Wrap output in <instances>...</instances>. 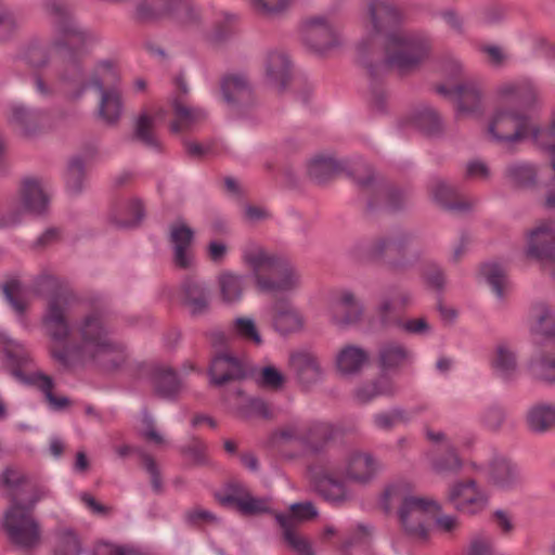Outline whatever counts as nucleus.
<instances>
[{
  "label": "nucleus",
  "instance_id": "1",
  "mask_svg": "<svg viewBox=\"0 0 555 555\" xmlns=\"http://www.w3.org/2000/svg\"><path fill=\"white\" fill-rule=\"evenodd\" d=\"M74 296L69 291H59L49 296L42 317V326L51 338V354L65 366L80 362H95L105 370H114L126 361L124 348L112 341L96 315L85 318L79 326V345H67L70 328L68 315Z\"/></svg>",
  "mask_w": 555,
  "mask_h": 555
},
{
  "label": "nucleus",
  "instance_id": "2",
  "mask_svg": "<svg viewBox=\"0 0 555 555\" xmlns=\"http://www.w3.org/2000/svg\"><path fill=\"white\" fill-rule=\"evenodd\" d=\"M369 21L364 26L365 37L361 46L367 41L378 40L383 46L386 62L398 70H406L422 62L431 49L427 36L396 29L402 20V10L391 0H369Z\"/></svg>",
  "mask_w": 555,
  "mask_h": 555
},
{
  "label": "nucleus",
  "instance_id": "3",
  "mask_svg": "<svg viewBox=\"0 0 555 555\" xmlns=\"http://www.w3.org/2000/svg\"><path fill=\"white\" fill-rule=\"evenodd\" d=\"M46 8L56 15L55 39L50 43L30 42L25 50L26 61L34 67L46 66L55 53L67 54L72 46L82 36L80 27L68 15L65 5L59 0H48Z\"/></svg>",
  "mask_w": 555,
  "mask_h": 555
},
{
  "label": "nucleus",
  "instance_id": "4",
  "mask_svg": "<svg viewBox=\"0 0 555 555\" xmlns=\"http://www.w3.org/2000/svg\"><path fill=\"white\" fill-rule=\"evenodd\" d=\"M488 138L505 147L530 141L538 147L539 124L515 107L499 106L487 122Z\"/></svg>",
  "mask_w": 555,
  "mask_h": 555
},
{
  "label": "nucleus",
  "instance_id": "5",
  "mask_svg": "<svg viewBox=\"0 0 555 555\" xmlns=\"http://www.w3.org/2000/svg\"><path fill=\"white\" fill-rule=\"evenodd\" d=\"M33 505L26 506L14 501L0 519V528L7 538L23 548L34 547L40 541V529L31 515Z\"/></svg>",
  "mask_w": 555,
  "mask_h": 555
},
{
  "label": "nucleus",
  "instance_id": "6",
  "mask_svg": "<svg viewBox=\"0 0 555 555\" xmlns=\"http://www.w3.org/2000/svg\"><path fill=\"white\" fill-rule=\"evenodd\" d=\"M441 509L440 504L428 496L415 494L401 505L398 512L402 528L415 538H427L434 529V519Z\"/></svg>",
  "mask_w": 555,
  "mask_h": 555
},
{
  "label": "nucleus",
  "instance_id": "7",
  "mask_svg": "<svg viewBox=\"0 0 555 555\" xmlns=\"http://www.w3.org/2000/svg\"><path fill=\"white\" fill-rule=\"evenodd\" d=\"M117 70L111 61L100 62L94 69L90 83L101 92L99 112L101 117L108 124L116 122L122 113V103L119 91L114 87L117 80Z\"/></svg>",
  "mask_w": 555,
  "mask_h": 555
},
{
  "label": "nucleus",
  "instance_id": "8",
  "mask_svg": "<svg viewBox=\"0 0 555 555\" xmlns=\"http://www.w3.org/2000/svg\"><path fill=\"white\" fill-rule=\"evenodd\" d=\"M447 501L461 514L477 515L489 506L490 492L475 479H459L449 486Z\"/></svg>",
  "mask_w": 555,
  "mask_h": 555
},
{
  "label": "nucleus",
  "instance_id": "9",
  "mask_svg": "<svg viewBox=\"0 0 555 555\" xmlns=\"http://www.w3.org/2000/svg\"><path fill=\"white\" fill-rule=\"evenodd\" d=\"M173 263L181 269H191L196 263L193 245L196 232L184 219L172 221L168 229Z\"/></svg>",
  "mask_w": 555,
  "mask_h": 555
},
{
  "label": "nucleus",
  "instance_id": "10",
  "mask_svg": "<svg viewBox=\"0 0 555 555\" xmlns=\"http://www.w3.org/2000/svg\"><path fill=\"white\" fill-rule=\"evenodd\" d=\"M469 467L476 473H485L488 468L489 482L502 491L516 490L522 483L519 467L503 456L495 455L488 465L472 461Z\"/></svg>",
  "mask_w": 555,
  "mask_h": 555
},
{
  "label": "nucleus",
  "instance_id": "11",
  "mask_svg": "<svg viewBox=\"0 0 555 555\" xmlns=\"http://www.w3.org/2000/svg\"><path fill=\"white\" fill-rule=\"evenodd\" d=\"M438 92L452 96L455 114L459 118L476 117L483 111L482 90L479 83L474 80H466L454 89L440 86L438 87Z\"/></svg>",
  "mask_w": 555,
  "mask_h": 555
},
{
  "label": "nucleus",
  "instance_id": "12",
  "mask_svg": "<svg viewBox=\"0 0 555 555\" xmlns=\"http://www.w3.org/2000/svg\"><path fill=\"white\" fill-rule=\"evenodd\" d=\"M555 222L541 221L525 234V255L543 264L554 253Z\"/></svg>",
  "mask_w": 555,
  "mask_h": 555
},
{
  "label": "nucleus",
  "instance_id": "13",
  "mask_svg": "<svg viewBox=\"0 0 555 555\" xmlns=\"http://www.w3.org/2000/svg\"><path fill=\"white\" fill-rule=\"evenodd\" d=\"M363 311L362 304L349 289L337 291L330 297L327 315L336 326L343 327L358 323Z\"/></svg>",
  "mask_w": 555,
  "mask_h": 555
},
{
  "label": "nucleus",
  "instance_id": "14",
  "mask_svg": "<svg viewBox=\"0 0 555 555\" xmlns=\"http://www.w3.org/2000/svg\"><path fill=\"white\" fill-rule=\"evenodd\" d=\"M242 262L251 271V280L257 287L258 278H268L283 264V258L267 250L261 245L249 242L242 248Z\"/></svg>",
  "mask_w": 555,
  "mask_h": 555
},
{
  "label": "nucleus",
  "instance_id": "15",
  "mask_svg": "<svg viewBox=\"0 0 555 555\" xmlns=\"http://www.w3.org/2000/svg\"><path fill=\"white\" fill-rule=\"evenodd\" d=\"M337 31V23L327 14L311 16L304 24L306 43L320 54L328 51V39L334 38Z\"/></svg>",
  "mask_w": 555,
  "mask_h": 555
},
{
  "label": "nucleus",
  "instance_id": "16",
  "mask_svg": "<svg viewBox=\"0 0 555 555\" xmlns=\"http://www.w3.org/2000/svg\"><path fill=\"white\" fill-rule=\"evenodd\" d=\"M217 297L221 305H240L247 289L246 275L232 269H223L216 276Z\"/></svg>",
  "mask_w": 555,
  "mask_h": 555
},
{
  "label": "nucleus",
  "instance_id": "17",
  "mask_svg": "<svg viewBox=\"0 0 555 555\" xmlns=\"http://www.w3.org/2000/svg\"><path fill=\"white\" fill-rule=\"evenodd\" d=\"M288 365L289 370L304 385L317 382L322 375L317 356L306 347L295 349L289 353Z\"/></svg>",
  "mask_w": 555,
  "mask_h": 555
},
{
  "label": "nucleus",
  "instance_id": "18",
  "mask_svg": "<svg viewBox=\"0 0 555 555\" xmlns=\"http://www.w3.org/2000/svg\"><path fill=\"white\" fill-rule=\"evenodd\" d=\"M305 315L296 306L291 302H281L275 306L272 327L280 336L298 334L305 330Z\"/></svg>",
  "mask_w": 555,
  "mask_h": 555
},
{
  "label": "nucleus",
  "instance_id": "19",
  "mask_svg": "<svg viewBox=\"0 0 555 555\" xmlns=\"http://www.w3.org/2000/svg\"><path fill=\"white\" fill-rule=\"evenodd\" d=\"M494 95L500 102L517 101L524 104H531L537 101L539 91L532 79L519 78L498 85Z\"/></svg>",
  "mask_w": 555,
  "mask_h": 555
},
{
  "label": "nucleus",
  "instance_id": "20",
  "mask_svg": "<svg viewBox=\"0 0 555 555\" xmlns=\"http://www.w3.org/2000/svg\"><path fill=\"white\" fill-rule=\"evenodd\" d=\"M380 469L382 464L370 453L353 452L347 459L344 475L347 480L367 483Z\"/></svg>",
  "mask_w": 555,
  "mask_h": 555
},
{
  "label": "nucleus",
  "instance_id": "21",
  "mask_svg": "<svg viewBox=\"0 0 555 555\" xmlns=\"http://www.w3.org/2000/svg\"><path fill=\"white\" fill-rule=\"evenodd\" d=\"M301 285L299 273L286 268L285 261L280 269L274 270L268 278L257 279V289L261 293H292Z\"/></svg>",
  "mask_w": 555,
  "mask_h": 555
},
{
  "label": "nucleus",
  "instance_id": "22",
  "mask_svg": "<svg viewBox=\"0 0 555 555\" xmlns=\"http://www.w3.org/2000/svg\"><path fill=\"white\" fill-rule=\"evenodd\" d=\"M9 120L23 135L31 137L43 128L46 115L22 103H13L10 106Z\"/></svg>",
  "mask_w": 555,
  "mask_h": 555
},
{
  "label": "nucleus",
  "instance_id": "23",
  "mask_svg": "<svg viewBox=\"0 0 555 555\" xmlns=\"http://www.w3.org/2000/svg\"><path fill=\"white\" fill-rule=\"evenodd\" d=\"M24 207L33 214H42L47 210L50 201L49 185L40 179H25L22 186Z\"/></svg>",
  "mask_w": 555,
  "mask_h": 555
},
{
  "label": "nucleus",
  "instance_id": "24",
  "mask_svg": "<svg viewBox=\"0 0 555 555\" xmlns=\"http://www.w3.org/2000/svg\"><path fill=\"white\" fill-rule=\"evenodd\" d=\"M166 111L158 108L153 113L144 112L140 114L135 120L134 133L135 138L145 146L159 150L162 144L155 132L156 126L165 120Z\"/></svg>",
  "mask_w": 555,
  "mask_h": 555
},
{
  "label": "nucleus",
  "instance_id": "25",
  "mask_svg": "<svg viewBox=\"0 0 555 555\" xmlns=\"http://www.w3.org/2000/svg\"><path fill=\"white\" fill-rule=\"evenodd\" d=\"M244 374L242 362L232 354L224 352L216 356L209 369L211 383L221 385Z\"/></svg>",
  "mask_w": 555,
  "mask_h": 555
},
{
  "label": "nucleus",
  "instance_id": "26",
  "mask_svg": "<svg viewBox=\"0 0 555 555\" xmlns=\"http://www.w3.org/2000/svg\"><path fill=\"white\" fill-rule=\"evenodd\" d=\"M370 357L366 350L354 345L343 347L336 354L337 371L345 376L359 373L367 363Z\"/></svg>",
  "mask_w": 555,
  "mask_h": 555
},
{
  "label": "nucleus",
  "instance_id": "27",
  "mask_svg": "<svg viewBox=\"0 0 555 555\" xmlns=\"http://www.w3.org/2000/svg\"><path fill=\"white\" fill-rule=\"evenodd\" d=\"M176 118L170 125L172 132L178 133L201 122L206 117V112L197 106L188 105L180 96L170 100Z\"/></svg>",
  "mask_w": 555,
  "mask_h": 555
},
{
  "label": "nucleus",
  "instance_id": "28",
  "mask_svg": "<svg viewBox=\"0 0 555 555\" xmlns=\"http://www.w3.org/2000/svg\"><path fill=\"white\" fill-rule=\"evenodd\" d=\"M264 76L268 83L283 88L289 76V60L284 52L271 51L264 57Z\"/></svg>",
  "mask_w": 555,
  "mask_h": 555
},
{
  "label": "nucleus",
  "instance_id": "29",
  "mask_svg": "<svg viewBox=\"0 0 555 555\" xmlns=\"http://www.w3.org/2000/svg\"><path fill=\"white\" fill-rule=\"evenodd\" d=\"M412 485L404 480H397L387 485L379 498V505L385 512H391L405 505L406 501L415 496Z\"/></svg>",
  "mask_w": 555,
  "mask_h": 555
},
{
  "label": "nucleus",
  "instance_id": "30",
  "mask_svg": "<svg viewBox=\"0 0 555 555\" xmlns=\"http://www.w3.org/2000/svg\"><path fill=\"white\" fill-rule=\"evenodd\" d=\"M184 302L193 314L205 312L209 307L210 296L204 281L189 279L182 285Z\"/></svg>",
  "mask_w": 555,
  "mask_h": 555
},
{
  "label": "nucleus",
  "instance_id": "31",
  "mask_svg": "<svg viewBox=\"0 0 555 555\" xmlns=\"http://www.w3.org/2000/svg\"><path fill=\"white\" fill-rule=\"evenodd\" d=\"M542 167L530 163H515L505 170L507 182L521 189H533L537 186L541 176Z\"/></svg>",
  "mask_w": 555,
  "mask_h": 555
},
{
  "label": "nucleus",
  "instance_id": "32",
  "mask_svg": "<svg viewBox=\"0 0 555 555\" xmlns=\"http://www.w3.org/2000/svg\"><path fill=\"white\" fill-rule=\"evenodd\" d=\"M397 392V386L388 375H380L376 379L361 385L354 392L360 403H367L379 397H390Z\"/></svg>",
  "mask_w": 555,
  "mask_h": 555
},
{
  "label": "nucleus",
  "instance_id": "33",
  "mask_svg": "<svg viewBox=\"0 0 555 555\" xmlns=\"http://www.w3.org/2000/svg\"><path fill=\"white\" fill-rule=\"evenodd\" d=\"M529 428L538 434H543L555 427V403L539 402L527 412Z\"/></svg>",
  "mask_w": 555,
  "mask_h": 555
},
{
  "label": "nucleus",
  "instance_id": "34",
  "mask_svg": "<svg viewBox=\"0 0 555 555\" xmlns=\"http://www.w3.org/2000/svg\"><path fill=\"white\" fill-rule=\"evenodd\" d=\"M314 487L317 491L327 501L341 502L350 496L344 482L337 480L334 476L324 474L319 475L318 472H311Z\"/></svg>",
  "mask_w": 555,
  "mask_h": 555
},
{
  "label": "nucleus",
  "instance_id": "35",
  "mask_svg": "<svg viewBox=\"0 0 555 555\" xmlns=\"http://www.w3.org/2000/svg\"><path fill=\"white\" fill-rule=\"evenodd\" d=\"M224 100L228 103L244 102L250 98V83L241 73L225 76L221 83Z\"/></svg>",
  "mask_w": 555,
  "mask_h": 555
},
{
  "label": "nucleus",
  "instance_id": "36",
  "mask_svg": "<svg viewBox=\"0 0 555 555\" xmlns=\"http://www.w3.org/2000/svg\"><path fill=\"white\" fill-rule=\"evenodd\" d=\"M492 369L504 379L514 377L518 370L515 351L507 344H499L492 357Z\"/></svg>",
  "mask_w": 555,
  "mask_h": 555
},
{
  "label": "nucleus",
  "instance_id": "37",
  "mask_svg": "<svg viewBox=\"0 0 555 555\" xmlns=\"http://www.w3.org/2000/svg\"><path fill=\"white\" fill-rule=\"evenodd\" d=\"M480 275L491 286L496 299L504 300L509 289V282L504 269L495 262H488L480 268Z\"/></svg>",
  "mask_w": 555,
  "mask_h": 555
},
{
  "label": "nucleus",
  "instance_id": "38",
  "mask_svg": "<svg viewBox=\"0 0 555 555\" xmlns=\"http://www.w3.org/2000/svg\"><path fill=\"white\" fill-rule=\"evenodd\" d=\"M414 359L412 351L399 344H386L379 350V362L383 369L393 370Z\"/></svg>",
  "mask_w": 555,
  "mask_h": 555
},
{
  "label": "nucleus",
  "instance_id": "39",
  "mask_svg": "<svg viewBox=\"0 0 555 555\" xmlns=\"http://www.w3.org/2000/svg\"><path fill=\"white\" fill-rule=\"evenodd\" d=\"M530 376L545 385H555V357L540 356L528 363Z\"/></svg>",
  "mask_w": 555,
  "mask_h": 555
},
{
  "label": "nucleus",
  "instance_id": "40",
  "mask_svg": "<svg viewBox=\"0 0 555 555\" xmlns=\"http://www.w3.org/2000/svg\"><path fill=\"white\" fill-rule=\"evenodd\" d=\"M318 515V512L313 504L310 502L305 503H294L291 505V514L289 515H276V520L279 524L286 529H291L297 522H302L314 518Z\"/></svg>",
  "mask_w": 555,
  "mask_h": 555
},
{
  "label": "nucleus",
  "instance_id": "41",
  "mask_svg": "<svg viewBox=\"0 0 555 555\" xmlns=\"http://www.w3.org/2000/svg\"><path fill=\"white\" fill-rule=\"evenodd\" d=\"M233 334L244 340L250 341L256 346L263 344V338L257 326V323L251 317H237L232 323Z\"/></svg>",
  "mask_w": 555,
  "mask_h": 555
},
{
  "label": "nucleus",
  "instance_id": "42",
  "mask_svg": "<svg viewBox=\"0 0 555 555\" xmlns=\"http://www.w3.org/2000/svg\"><path fill=\"white\" fill-rule=\"evenodd\" d=\"M413 417V413L409 410L393 408L382 411L373 416L374 425L379 429H391L401 424H408Z\"/></svg>",
  "mask_w": 555,
  "mask_h": 555
},
{
  "label": "nucleus",
  "instance_id": "43",
  "mask_svg": "<svg viewBox=\"0 0 555 555\" xmlns=\"http://www.w3.org/2000/svg\"><path fill=\"white\" fill-rule=\"evenodd\" d=\"M3 292L11 307L22 313L28 305L30 291L22 282L13 280L5 284Z\"/></svg>",
  "mask_w": 555,
  "mask_h": 555
},
{
  "label": "nucleus",
  "instance_id": "44",
  "mask_svg": "<svg viewBox=\"0 0 555 555\" xmlns=\"http://www.w3.org/2000/svg\"><path fill=\"white\" fill-rule=\"evenodd\" d=\"M81 544L77 534L69 528L60 529L54 541V555H78Z\"/></svg>",
  "mask_w": 555,
  "mask_h": 555
},
{
  "label": "nucleus",
  "instance_id": "45",
  "mask_svg": "<svg viewBox=\"0 0 555 555\" xmlns=\"http://www.w3.org/2000/svg\"><path fill=\"white\" fill-rule=\"evenodd\" d=\"M336 168L337 163L328 153L313 156L308 165L309 175L319 182L324 181Z\"/></svg>",
  "mask_w": 555,
  "mask_h": 555
},
{
  "label": "nucleus",
  "instance_id": "46",
  "mask_svg": "<svg viewBox=\"0 0 555 555\" xmlns=\"http://www.w3.org/2000/svg\"><path fill=\"white\" fill-rule=\"evenodd\" d=\"M155 379L157 392L165 398L173 397L180 389L177 375L168 367H158Z\"/></svg>",
  "mask_w": 555,
  "mask_h": 555
},
{
  "label": "nucleus",
  "instance_id": "47",
  "mask_svg": "<svg viewBox=\"0 0 555 555\" xmlns=\"http://www.w3.org/2000/svg\"><path fill=\"white\" fill-rule=\"evenodd\" d=\"M448 452L442 457L430 460L431 468L438 473L442 472H460L465 466L461 457V452L454 446H448Z\"/></svg>",
  "mask_w": 555,
  "mask_h": 555
},
{
  "label": "nucleus",
  "instance_id": "48",
  "mask_svg": "<svg viewBox=\"0 0 555 555\" xmlns=\"http://www.w3.org/2000/svg\"><path fill=\"white\" fill-rule=\"evenodd\" d=\"M535 323L532 332L537 335L551 338L555 336V315L546 306H540L535 310Z\"/></svg>",
  "mask_w": 555,
  "mask_h": 555
},
{
  "label": "nucleus",
  "instance_id": "49",
  "mask_svg": "<svg viewBox=\"0 0 555 555\" xmlns=\"http://www.w3.org/2000/svg\"><path fill=\"white\" fill-rule=\"evenodd\" d=\"M0 345L3 347V353L12 366L22 365L28 359L24 346L8 337L5 333L0 332Z\"/></svg>",
  "mask_w": 555,
  "mask_h": 555
},
{
  "label": "nucleus",
  "instance_id": "50",
  "mask_svg": "<svg viewBox=\"0 0 555 555\" xmlns=\"http://www.w3.org/2000/svg\"><path fill=\"white\" fill-rule=\"evenodd\" d=\"M412 302V295L408 291H399L391 297L383 298L377 307V313L380 317V322L386 324L387 314L405 307Z\"/></svg>",
  "mask_w": 555,
  "mask_h": 555
},
{
  "label": "nucleus",
  "instance_id": "51",
  "mask_svg": "<svg viewBox=\"0 0 555 555\" xmlns=\"http://www.w3.org/2000/svg\"><path fill=\"white\" fill-rule=\"evenodd\" d=\"M82 70L77 64H72L62 75L61 81L65 85V90L72 98H79L85 90L82 83Z\"/></svg>",
  "mask_w": 555,
  "mask_h": 555
},
{
  "label": "nucleus",
  "instance_id": "52",
  "mask_svg": "<svg viewBox=\"0 0 555 555\" xmlns=\"http://www.w3.org/2000/svg\"><path fill=\"white\" fill-rule=\"evenodd\" d=\"M293 0H253L254 9L266 17H276L284 14Z\"/></svg>",
  "mask_w": 555,
  "mask_h": 555
},
{
  "label": "nucleus",
  "instance_id": "53",
  "mask_svg": "<svg viewBox=\"0 0 555 555\" xmlns=\"http://www.w3.org/2000/svg\"><path fill=\"white\" fill-rule=\"evenodd\" d=\"M229 253V244L223 240H210L205 246V255L207 259L215 264L223 263L227 260Z\"/></svg>",
  "mask_w": 555,
  "mask_h": 555
},
{
  "label": "nucleus",
  "instance_id": "54",
  "mask_svg": "<svg viewBox=\"0 0 555 555\" xmlns=\"http://www.w3.org/2000/svg\"><path fill=\"white\" fill-rule=\"evenodd\" d=\"M83 163L80 158H73L66 172V185L69 192L78 193L82 189Z\"/></svg>",
  "mask_w": 555,
  "mask_h": 555
},
{
  "label": "nucleus",
  "instance_id": "55",
  "mask_svg": "<svg viewBox=\"0 0 555 555\" xmlns=\"http://www.w3.org/2000/svg\"><path fill=\"white\" fill-rule=\"evenodd\" d=\"M228 502H233L236 507L244 514H258L268 511V502L264 500L256 499L250 495H244L236 499H228Z\"/></svg>",
  "mask_w": 555,
  "mask_h": 555
},
{
  "label": "nucleus",
  "instance_id": "56",
  "mask_svg": "<svg viewBox=\"0 0 555 555\" xmlns=\"http://www.w3.org/2000/svg\"><path fill=\"white\" fill-rule=\"evenodd\" d=\"M258 383L264 388L278 390L284 385V375L274 366H264L257 378Z\"/></svg>",
  "mask_w": 555,
  "mask_h": 555
},
{
  "label": "nucleus",
  "instance_id": "57",
  "mask_svg": "<svg viewBox=\"0 0 555 555\" xmlns=\"http://www.w3.org/2000/svg\"><path fill=\"white\" fill-rule=\"evenodd\" d=\"M467 555H494L491 537L483 533L473 535L469 541Z\"/></svg>",
  "mask_w": 555,
  "mask_h": 555
},
{
  "label": "nucleus",
  "instance_id": "58",
  "mask_svg": "<svg viewBox=\"0 0 555 555\" xmlns=\"http://www.w3.org/2000/svg\"><path fill=\"white\" fill-rule=\"evenodd\" d=\"M553 145H555V107L551 113L548 128L544 129L539 125L538 134V149L544 151L547 154L552 152Z\"/></svg>",
  "mask_w": 555,
  "mask_h": 555
},
{
  "label": "nucleus",
  "instance_id": "59",
  "mask_svg": "<svg viewBox=\"0 0 555 555\" xmlns=\"http://www.w3.org/2000/svg\"><path fill=\"white\" fill-rule=\"evenodd\" d=\"M284 538L289 547H292L298 555H313L312 546L309 541L294 530H284Z\"/></svg>",
  "mask_w": 555,
  "mask_h": 555
},
{
  "label": "nucleus",
  "instance_id": "60",
  "mask_svg": "<svg viewBox=\"0 0 555 555\" xmlns=\"http://www.w3.org/2000/svg\"><path fill=\"white\" fill-rule=\"evenodd\" d=\"M38 385L42 388L46 393V398L49 401L51 409L59 411L67 405V399L65 397L56 398L52 395V380L46 375H38Z\"/></svg>",
  "mask_w": 555,
  "mask_h": 555
},
{
  "label": "nucleus",
  "instance_id": "61",
  "mask_svg": "<svg viewBox=\"0 0 555 555\" xmlns=\"http://www.w3.org/2000/svg\"><path fill=\"white\" fill-rule=\"evenodd\" d=\"M505 418L504 411L499 406L486 409L481 415V422L490 430H498Z\"/></svg>",
  "mask_w": 555,
  "mask_h": 555
},
{
  "label": "nucleus",
  "instance_id": "62",
  "mask_svg": "<svg viewBox=\"0 0 555 555\" xmlns=\"http://www.w3.org/2000/svg\"><path fill=\"white\" fill-rule=\"evenodd\" d=\"M139 430L141 434L147 438L150 441L155 443H162L163 437L153 426V421L147 414H143L140 420Z\"/></svg>",
  "mask_w": 555,
  "mask_h": 555
},
{
  "label": "nucleus",
  "instance_id": "63",
  "mask_svg": "<svg viewBox=\"0 0 555 555\" xmlns=\"http://www.w3.org/2000/svg\"><path fill=\"white\" fill-rule=\"evenodd\" d=\"M459 526V518L453 515H437L434 519V528L443 533L452 532L456 530Z\"/></svg>",
  "mask_w": 555,
  "mask_h": 555
},
{
  "label": "nucleus",
  "instance_id": "64",
  "mask_svg": "<svg viewBox=\"0 0 555 555\" xmlns=\"http://www.w3.org/2000/svg\"><path fill=\"white\" fill-rule=\"evenodd\" d=\"M482 50L488 55L489 62L494 66L502 65L508 60V54L501 47L489 44L485 46Z\"/></svg>",
  "mask_w": 555,
  "mask_h": 555
}]
</instances>
